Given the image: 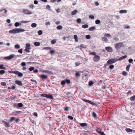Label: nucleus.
Segmentation results:
<instances>
[{
    "mask_svg": "<svg viewBox=\"0 0 135 135\" xmlns=\"http://www.w3.org/2000/svg\"><path fill=\"white\" fill-rule=\"evenodd\" d=\"M68 117L69 119L72 120H73V117L70 115H69Z\"/></svg>",
    "mask_w": 135,
    "mask_h": 135,
    "instance_id": "54",
    "label": "nucleus"
},
{
    "mask_svg": "<svg viewBox=\"0 0 135 135\" xmlns=\"http://www.w3.org/2000/svg\"><path fill=\"white\" fill-rule=\"evenodd\" d=\"M18 104V107H22L23 106V104L22 103H19Z\"/></svg>",
    "mask_w": 135,
    "mask_h": 135,
    "instance_id": "41",
    "label": "nucleus"
},
{
    "mask_svg": "<svg viewBox=\"0 0 135 135\" xmlns=\"http://www.w3.org/2000/svg\"><path fill=\"white\" fill-rule=\"evenodd\" d=\"M100 59V57L98 55H95L93 59V61L94 62H98Z\"/></svg>",
    "mask_w": 135,
    "mask_h": 135,
    "instance_id": "2",
    "label": "nucleus"
},
{
    "mask_svg": "<svg viewBox=\"0 0 135 135\" xmlns=\"http://www.w3.org/2000/svg\"><path fill=\"white\" fill-rule=\"evenodd\" d=\"M133 61V59H129L128 60V61L130 63H132Z\"/></svg>",
    "mask_w": 135,
    "mask_h": 135,
    "instance_id": "64",
    "label": "nucleus"
},
{
    "mask_svg": "<svg viewBox=\"0 0 135 135\" xmlns=\"http://www.w3.org/2000/svg\"><path fill=\"white\" fill-rule=\"evenodd\" d=\"M76 21L78 23H80L81 22V20L80 18H78L76 20Z\"/></svg>",
    "mask_w": 135,
    "mask_h": 135,
    "instance_id": "42",
    "label": "nucleus"
},
{
    "mask_svg": "<svg viewBox=\"0 0 135 135\" xmlns=\"http://www.w3.org/2000/svg\"><path fill=\"white\" fill-rule=\"evenodd\" d=\"M18 75L19 77H22L23 76V74L22 73H20L19 72Z\"/></svg>",
    "mask_w": 135,
    "mask_h": 135,
    "instance_id": "47",
    "label": "nucleus"
},
{
    "mask_svg": "<svg viewBox=\"0 0 135 135\" xmlns=\"http://www.w3.org/2000/svg\"><path fill=\"white\" fill-rule=\"evenodd\" d=\"M15 117H11L9 120V121L10 122H12L14 120H15Z\"/></svg>",
    "mask_w": 135,
    "mask_h": 135,
    "instance_id": "33",
    "label": "nucleus"
},
{
    "mask_svg": "<svg viewBox=\"0 0 135 135\" xmlns=\"http://www.w3.org/2000/svg\"><path fill=\"white\" fill-rule=\"evenodd\" d=\"M89 17L91 19H93L94 18V17L93 15H90L89 16Z\"/></svg>",
    "mask_w": 135,
    "mask_h": 135,
    "instance_id": "52",
    "label": "nucleus"
},
{
    "mask_svg": "<svg viewBox=\"0 0 135 135\" xmlns=\"http://www.w3.org/2000/svg\"><path fill=\"white\" fill-rule=\"evenodd\" d=\"M88 25L85 24L82 26V27L83 28H88Z\"/></svg>",
    "mask_w": 135,
    "mask_h": 135,
    "instance_id": "28",
    "label": "nucleus"
},
{
    "mask_svg": "<svg viewBox=\"0 0 135 135\" xmlns=\"http://www.w3.org/2000/svg\"><path fill=\"white\" fill-rule=\"evenodd\" d=\"M109 68L110 69H112L114 68V66L113 65H111L109 66Z\"/></svg>",
    "mask_w": 135,
    "mask_h": 135,
    "instance_id": "55",
    "label": "nucleus"
},
{
    "mask_svg": "<svg viewBox=\"0 0 135 135\" xmlns=\"http://www.w3.org/2000/svg\"><path fill=\"white\" fill-rule=\"evenodd\" d=\"M127 57V55H124L121 57H120L119 59H118L117 61H120L126 58Z\"/></svg>",
    "mask_w": 135,
    "mask_h": 135,
    "instance_id": "13",
    "label": "nucleus"
},
{
    "mask_svg": "<svg viewBox=\"0 0 135 135\" xmlns=\"http://www.w3.org/2000/svg\"><path fill=\"white\" fill-rule=\"evenodd\" d=\"M74 38L75 39V41L76 42H77L78 41V37L76 35H74Z\"/></svg>",
    "mask_w": 135,
    "mask_h": 135,
    "instance_id": "20",
    "label": "nucleus"
},
{
    "mask_svg": "<svg viewBox=\"0 0 135 135\" xmlns=\"http://www.w3.org/2000/svg\"><path fill=\"white\" fill-rule=\"evenodd\" d=\"M15 83L18 85L21 86L23 84L20 81L18 80H16L15 81Z\"/></svg>",
    "mask_w": 135,
    "mask_h": 135,
    "instance_id": "10",
    "label": "nucleus"
},
{
    "mask_svg": "<svg viewBox=\"0 0 135 135\" xmlns=\"http://www.w3.org/2000/svg\"><path fill=\"white\" fill-rule=\"evenodd\" d=\"M56 28L57 30H60L62 29V26H58L56 27Z\"/></svg>",
    "mask_w": 135,
    "mask_h": 135,
    "instance_id": "31",
    "label": "nucleus"
},
{
    "mask_svg": "<svg viewBox=\"0 0 135 135\" xmlns=\"http://www.w3.org/2000/svg\"><path fill=\"white\" fill-rule=\"evenodd\" d=\"M46 73L49 74H53L51 71L49 70H47Z\"/></svg>",
    "mask_w": 135,
    "mask_h": 135,
    "instance_id": "32",
    "label": "nucleus"
},
{
    "mask_svg": "<svg viewBox=\"0 0 135 135\" xmlns=\"http://www.w3.org/2000/svg\"><path fill=\"white\" fill-rule=\"evenodd\" d=\"M19 72L17 71H15L13 72V73L16 75H18Z\"/></svg>",
    "mask_w": 135,
    "mask_h": 135,
    "instance_id": "46",
    "label": "nucleus"
},
{
    "mask_svg": "<svg viewBox=\"0 0 135 135\" xmlns=\"http://www.w3.org/2000/svg\"><path fill=\"white\" fill-rule=\"evenodd\" d=\"M96 54V53L95 52H91L89 53V55H95Z\"/></svg>",
    "mask_w": 135,
    "mask_h": 135,
    "instance_id": "48",
    "label": "nucleus"
},
{
    "mask_svg": "<svg viewBox=\"0 0 135 135\" xmlns=\"http://www.w3.org/2000/svg\"><path fill=\"white\" fill-rule=\"evenodd\" d=\"M117 60L115 59H111L109 60L107 62V64H111L114 63Z\"/></svg>",
    "mask_w": 135,
    "mask_h": 135,
    "instance_id": "3",
    "label": "nucleus"
},
{
    "mask_svg": "<svg viewBox=\"0 0 135 135\" xmlns=\"http://www.w3.org/2000/svg\"><path fill=\"white\" fill-rule=\"evenodd\" d=\"M126 131L128 132H131L133 131V130L129 128H126Z\"/></svg>",
    "mask_w": 135,
    "mask_h": 135,
    "instance_id": "26",
    "label": "nucleus"
},
{
    "mask_svg": "<svg viewBox=\"0 0 135 135\" xmlns=\"http://www.w3.org/2000/svg\"><path fill=\"white\" fill-rule=\"evenodd\" d=\"M30 22V21H21V23H28V22Z\"/></svg>",
    "mask_w": 135,
    "mask_h": 135,
    "instance_id": "56",
    "label": "nucleus"
},
{
    "mask_svg": "<svg viewBox=\"0 0 135 135\" xmlns=\"http://www.w3.org/2000/svg\"><path fill=\"white\" fill-rule=\"evenodd\" d=\"M15 56V55L11 54L8 56L5 57L4 59H5L9 60L13 58Z\"/></svg>",
    "mask_w": 135,
    "mask_h": 135,
    "instance_id": "5",
    "label": "nucleus"
},
{
    "mask_svg": "<svg viewBox=\"0 0 135 135\" xmlns=\"http://www.w3.org/2000/svg\"><path fill=\"white\" fill-rule=\"evenodd\" d=\"M83 100L84 102H88L91 104H92V105H95L96 104L94 102H91V101L89 100H86V99H83Z\"/></svg>",
    "mask_w": 135,
    "mask_h": 135,
    "instance_id": "7",
    "label": "nucleus"
},
{
    "mask_svg": "<svg viewBox=\"0 0 135 135\" xmlns=\"http://www.w3.org/2000/svg\"><path fill=\"white\" fill-rule=\"evenodd\" d=\"M15 47L16 49H19L20 48V45L18 44H17L15 45Z\"/></svg>",
    "mask_w": 135,
    "mask_h": 135,
    "instance_id": "37",
    "label": "nucleus"
},
{
    "mask_svg": "<svg viewBox=\"0 0 135 135\" xmlns=\"http://www.w3.org/2000/svg\"><path fill=\"white\" fill-rule=\"evenodd\" d=\"M31 46L30 44L29 43H27L26 44V47H28L30 48Z\"/></svg>",
    "mask_w": 135,
    "mask_h": 135,
    "instance_id": "59",
    "label": "nucleus"
},
{
    "mask_svg": "<svg viewBox=\"0 0 135 135\" xmlns=\"http://www.w3.org/2000/svg\"><path fill=\"white\" fill-rule=\"evenodd\" d=\"M75 64L76 66H77L79 65L80 64V63L78 62H76Z\"/></svg>",
    "mask_w": 135,
    "mask_h": 135,
    "instance_id": "61",
    "label": "nucleus"
},
{
    "mask_svg": "<svg viewBox=\"0 0 135 135\" xmlns=\"http://www.w3.org/2000/svg\"><path fill=\"white\" fill-rule=\"evenodd\" d=\"M37 24L35 23H33L32 24L31 26L33 28H35L36 27Z\"/></svg>",
    "mask_w": 135,
    "mask_h": 135,
    "instance_id": "27",
    "label": "nucleus"
},
{
    "mask_svg": "<svg viewBox=\"0 0 135 135\" xmlns=\"http://www.w3.org/2000/svg\"><path fill=\"white\" fill-rule=\"evenodd\" d=\"M104 36L107 37H110L111 35L109 33H106L104 35Z\"/></svg>",
    "mask_w": 135,
    "mask_h": 135,
    "instance_id": "34",
    "label": "nucleus"
},
{
    "mask_svg": "<svg viewBox=\"0 0 135 135\" xmlns=\"http://www.w3.org/2000/svg\"><path fill=\"white\" fill-rule=\"evenodd\" d=\"M45 97L49 98L50 99H53V97L52 95L50 94H46Z\"/></svg>",
    "mask_w": 135,
    "mask_h": 135,
    "instance_id": "12",
    "label": "nucleus"
},
{
    "mask_svg": "<svg viewBox=\"0 0 135 135\" xmlns=\"http://www.w3.org/2000/svg\"><path fill=\"white\" fill-rule=\"evenodd\" d=\"M96 131H97V132L98 133H99V134L102 132L101 131V129H100V128H98L97 129Z\"/></svg>",
    "mask_w": 135,
    "mask_h": 135,
    "instance_id": "35",
    "label": "nucleus"
},
{
    "mask_svg": "<svg viewBox=\"0 0 135 135\" xmlns=\"http://www.w3.org/2000/svg\"><path fill=\"white\" fill-rule=\"evenodd\" d=\"M106 50L108 52H110L113 51V49L110 47H105Z\"/></svg>",
    "mask_w": 135,
    "mask_h": 135,
    "instance_id": "8",
    "label": "nucleus"
},
{
    "mask_svg": "<svg viewBox=\"0 0 135 135\" xmlns=\"http://www.w3.org/2000/svg\"><path fill=\"white\" fill-rule=\"evenodd\" d=\"M13 106L14 107L18 108V104L17 103H14L13 104Z\"/></svg>",
    "mask_w": 135,
    "mask_h": 135,
    "instance_id": "58",
    "label": "nucleus"
},
{
    "mask_svg": "<svg viewBox=\"0 0 135 135\" xmlns=\"http://www.w3.org/2000/svg\"><path fill=\"white\" fill-rule=\"evenodd\" d=\"M5 73V71L4 70H0V74H3Z\"/></svg>",
    "mask_w": 135,
    "mask_h": 135,
    "instance_id": "44",
    "label": "nucleus"
},
{
    "mask_svg": "<svg viewBox=\"0 0 135 135\" xmlns=\"http://www.w3.org/2000/svg\"><path fill=\"white\" fill-rule=\"evenodd\" d=\"M102 40L104 42H107L108 41V39L105 37H102Z\"/></svg>",
    "mask_w": 135,
    "mask_h": 135,
    "instance_id": "16",
    "label": "nucleus"
},
{
    "mask_svg": "<svg viewBox=\"0 0 135 135\" xmlns=\"http://www.w3.org/2000/svg\"><path fill=\"white\" fill-rule=\"evenodd\" d=\"M25 31V30L24 29L20 28H17L9 30V32L10 33L14 34L21 32H24Z\"/></svg>",
    "mask_w": 135,
    "mask_h": 135,
    "instance_id": "1",
    "label": "nucleus"
},
{
    "mask_svg": "<svg viewBox=\"0 0 135 135\" xmlns=\"http://www.w3.org/2000/svg\"><path fill=\"white\" fill-rule=\"evenodd\" d=\"M50 7L49 5H47L46 6V8L47 9L49 10L50 9Z\"/></svg>",
    "mask_w": 135,
    "mask_h": 135,
    "instance_id": "63",
    "label": "nucleus"
},
{
    "mask_svg": "<svg viewBox=\"0 0 135 135\" xmlns=\"http://www.w3.org/2000/svg\"><path fill=\"white\" fill-rule=\"evenodd\" d=\"M56 39L52 40L51 41V43L52 44H54L56 43Z\"/></svg>",
    "mask_w": 135,
    "mask_h": 135,
    "instance_id": "25",
    "label": "nucleus"
},
{
    "mask_svg": "<svg viewBox=\"0 0 135 135\" xmlns=\"http://www.w3.org/2000/svg\"><path fill=\"white\" fill-rule=\"evenodd\" d=\"M19 23L18 22H16L15 23V25L16 27H18L19 26Z\"/></svg>",
    "mask_w": 135,
    "mask_h": 135,
    "instance_id": "50",
    "label": "nucleus"
},
{
    "mask_svg": "<svg viewBox=\"0 0 135 135\" xmlns=\"http://www.w3.org/2000/svg\"><path fill=\"white\" fill-rule=\"evenodd\" d=\"M2 122L4 124V126L6 127H9L10 126V125L8 122H6L4 121H2Z\"/></svg>",
    "mask_w": 135,
    "mask_h": 135,
    "instance_id": "11",
    "label": "nucleus"
},
{
    "mask_svg": "<svg viewBox=\"0 0 135 135\" xmlns=\"http://www.w3.org/2000/svg\"><path fill=\"white\" fill-rule=\"evenodd\" d=\"M127 11L126 10H121L119 11V12L120 13H127Z\"/></svg>",
    "mask_w": 135,
    "mask_h": 135,
    "instance_id": "15",
    "label": "nucleus"
},
{
    "mask_svg": "<svg viewBox=\"0 0 135 135\" xmlns=\"http://www.w3.org/2000/svg\"><path fill=\"white\" fill-rule=\"evenodd\" d=\"M135 100V95L130 98V100L131 101H134Z\"/></svg>",
    "mask_w": 135,
    "mask_h": 135,
    "instance_id": "22",
    "label": "nucleus"
},
{
    "mask_svg": "<svg viewBox=\"0 0 135 135\" xmlns=\"http://www.w3.org/2000/svg\"><path fill=\"white\" fill-rule=\"evenodd\" d=\"M94 83L92 81H90L89 83V85L90 86H91L94 84Z\"/></svg>",
    "mask_w": 135,
    "mask_h": 135,
    "instance_id": "39",
    "label": "nucleus"
},
{
    "mask_svg": "<svg viewBox=\"0 0 135 135\" xmlns=\"http://www.w3.org/2000/svg\"><path fill=\"white\" fill-rule=\"evenodd\" d=\"M30 48H28V47H26L25 51L27 52H30Z\"/></svg>",
    "mask_w": 135,
    "mask_h": 135,
    "instance_id": "21",
    "label": "nucleus"
},
{
    "mask_svg": "<svg viewBox=\"0 0 135 135\" xmlns=\"http://www.w3.org/2000/svg\"><path fill=\"white\" fill-rule=\"evenodd\" d=\"M92 115L93 117L95 118L97 117V115L96 113L94 112H93L92 114Z\"/></svg>",
    "mask_w": 135,
    "mask_h": 135,
    "instance_id": "29",
    "label": "nucleus"
},
{
    "mask_svg": "<svg viewBox=\"0 0 135 135\" xmlns=\"http://www.w3.org/2000/svg\"><path fill=\"white\" fill-rule=\"evenodd\" d=\"M131 66V65H128L126 67V70L127 71H129L130 67Z\"/></svg>",
    "mask_w": 135,
    "mask_h": 135,
    "instance_id": "24",
    "label": "nucleus"
},
{
    "mask_svg": "<svg viewBox=\"0 0 135 135\" xmlns=\"http://www.w3.org/2000/svg\"><path fill=\"white\" fill-rule=\"evenodd\" d=\"M0 69H2L6 70V68L3 67V64L0 65Z\"/></svg>",
    "mask_w": 135,
    "mask_h": 135,
    "instance_id": "30",
    "label": "nucleus"
},
{
    "mask_svg": "<svg viewBox=\"0 0 135 135\" xmlns=\"http://www.w3.org/2000/svg\"><path fill=\"white\" fill-rule=\"evenodd\" d=\"M23 12L24 13L26 14H30L31 13V12L30 11L27 9H24Z\"/></svg>",
    "mask_w": 135,
    "mask_h": 135,
    "instance_id": "9",
    "label": "nucleus"
},
{
    "mask_svg": "<svg viewBox=\"0 0 135 135\" xmlns=\"http://www.w3.org/2000/svg\"><path fill=\"white\" fill-rule=\"evenodd\" d=\"M80 76V74L78 73H76L75 74V76L77 77L79 76Z\"/></svg>",
    "mask_w": 135,
    "mask_h": 135,
    "instance_id": "62",
    "label": "nucleus"
},
{
    "mask_svg": "<svg viewBox=\"0 0 135 135\" xmlns=\"http://www.w3.org/2000/svg\"><path fill=\"white\" fill-rule=\"evenodd\" d=\"M15 56V55L11 54L8 56L5 57L4 59H5L9 60L13 58Z\"/></svg>",
    "mask_w": 135,
    "mask_h": 135,
    "instance_id": "6",
    "label": "nucleus"
},
{
    "mask_svg": "<svg viewBox=\"0 0 135 135\" xmlns=\"http://www.w3.org/2000/svg\"><path fill=\"white\" fill-rule=\"evenodd\" d=\"M39 35H41L42 33V32L41 30H39L38 32Z\"/></svg>",
    "mask_w": 135,
    "mask_h": 135,
    "instance_id": "38",
    "label": "nucleus"
},
{
    "mask_svg": "<svg viewBox=\"0 0 135 135\" xmlns=\"http://www.w3.org/2000/svg\"><path fill=\"white\" fill-rule=\"evenodd\" d=\"M1 84L2 86H5L6 85V83L4 82H2L1 83Z\"/></svg>",
    "mask_w": 135,
    "mask_h": 135,
    "instance_id": "51",
    "label": "nucleus"
},
{
    "mask_svg": "<svg viewBox=\"0 0 135 135\" xmlns=\"http://www.w3.org/2000/svg\"><path fill=\"white\" fill-rule=\"evenodd\" d=\"M123 45L122 42H119L115 44L114 46L117 49H119Z\"/></svg>",
    "mask_w": 135,
    "mask_h": 135,
    "instance_id": "4",
    "label": "nucleus"
},
{
    "mask_svg": "<svg viewBox=\"0 0 135 135\" xmlns=\"http://www.w3.org/2000/svg\"><path fill=\"white\" fill-rule=\"evenodd\" d=\"M122 74L124 76H126L127 75V73L125 71H123L122 72Z\"/></svg>",
    "mask_w": 135,
    "mask_h": 135,
    "instance_id": "53",
    "label": "nucleus"
},
{
    "mask_svg": "<svg viewBox=\"0 0 135 135\" xmlns=\"http://www.w3.org/2000/svg\"><path fill=\"white\" fill-rule=\"evenodd\" d=\"M35 69L34 67H30L29 68V70L30 71H32Z\"/></svg>",
    "mask_w": 135,
    "mask_h": 135,
    "instance_id": "60",
    "label": "nucleus"
},
{
    "mask_svg": "<svg viewBox=\"0 0 135 135\" xmlns=\"http://www.w3.org/2000/svg\"><path fill=\"white\" fill-rule=\"evenodd\" d=\"M91 36L89 35H86V38L87 39H89L90 38Z\"/></svg>",
    "mask_w": 135,
    "mask_h": 135,
    "instance_id": "57",
    "label": "nucleus"
},
{
    "mask_svg": "<svg viewBox=\"0 0 135 135\" xmlns=\"http://www.w3.org/2000/svg\"><path fill=\"white\" fill-rule=\"evenodd\" d=\"M100 23V21L99 20H97L95 21V23L97 24H98Z\"/></svg>",
    "mask_w": 135,
    "mask_h": 135,
    "instance_id": "36",
    "label": "nucleus"
},
{
    "mask_svg": "<svg viewBox=\"0 0 135 135\" xmlns=\"http://www.w3.org/2000/svg\"><path fill=\"white\" fill-rule=\"evenodd\" d=\"M41 77L42 79L43 80L44 79H47L48 77L47 75H41Z\"/></svg>",
    "mask_w": 135,
    "mask_h": 135,
    "instance_id": "14",
    "label": "nucleus"
},
{
    "mask_svg": "<svg viewBox=\"0 0 135 135\" xmlns=\"http://www.w3.org/2000/svg\"><path fill=\"white\" fill-rule=\"evenodd\" d=\"M40 42H36L34 43V45L36 46H38L40 45Z\"/></svg>",
    "mask_w": 135,
    "mask_h": 135,
    "instance_id": "23",
    "label": "nucleus"
},
{
    "mask_svg": "<svg viewBox=\"0 0 135 135\" xmlns=\"http://www.w3.org/2000/svg\"><path fill=\"white\" fill-rule=\"evenodd\" d=\"M78 11L77 10H75L71 12V15H75L78 12Z\"/></svg>",
    "mask_w": 135,
    "mask_h": 135,
    "instance_id": "17",
    "label": "nucleus"
},
{
    "mask_svg": "<svg viewBox=\"0 0 135 135\" xmlns=\"http://www.w3.org/2000/svg\"><path fill=\"white\" fill-rule=\"evenodd\" d=\"M26 63L25 62H22L21 63V65L22 66H24L26 65Z\"/></svg>",
    "mask_w": 135,
    "mask_h": 135,
    "instance_id": "43",
    "label": "nucleus"
},
{
    "mask_svg": "<svg viewBox=\"0 0 135 135\" xmlns=\"http://www.w3.org/2000/svg\"><path fill=\"white\" fill-rule=\"evenodd\" d=\"M80 125L81 126L83 127H86L87 126V124L85 123H80Z\"/></svg>",
    "mask_w": 135,
    "mask_h": 135,
    "instance_id": "18",
    "label": "nucleus"
},
{
    "mask_svg": "<svg viewBox=\"0 0 135 135\" xmlns=\"http://www.w3.org/2000/svg\"><path fill=\"white\" fill-rule=\"evenodd\" d=\"M66 81L65 80H62L61 82V84L62 85H64L65 84Z\"/></svg>",
    "mask_w": 135,
    "mask_h": 135,
    "instance_id": "40",
    "label": "nucleus"
},
{
    "mask_svg": "<svg viewBox=\"0 0 135 135\" xmlns=\"http://www.w3.org/2000/svg\"><path fill=\"white\" fill-rule=\"evenodd\" d=\"M66 83H67L69 84L70 83L71 81H70L68 79H66L65 80Z\"/></svg>",
    "mask_w": 135,
    "mask_h": 135,
    "instance_id": "49",
    "label": "nucleus"
},
{
    "mask_svg": "<svg viewBox=\"0 0 135 135\" xmlns=\"http://www.w3.org/2000/svg\"><path fill=\"white\" fill-rule=\"evenodd\" d=\"M44 49L46 50H48L49 49H51V48L50 47H44L43 48Z\"/></svg>",
    "mask_w": 135,
    "mask_h": 135,
    "instance_id": "45",
    "label": "nucleus"
},
{
    "mask_svg": "<svg viewBox=\"0 0 135 135\" xmlns=\"http://www.w3.org/2000/svg\"><path fill=\"white\" fill-rule=\"evenodd\" d=\"M95 29V26L92 27L90 28L89 29V30L90 31H92L93 30H94Z\"/></svg>",
    "mask_w": 135,
    "mask_h": 135,
    "instance_id": "19",
    "label": "nucleus"
}]
</instances>
